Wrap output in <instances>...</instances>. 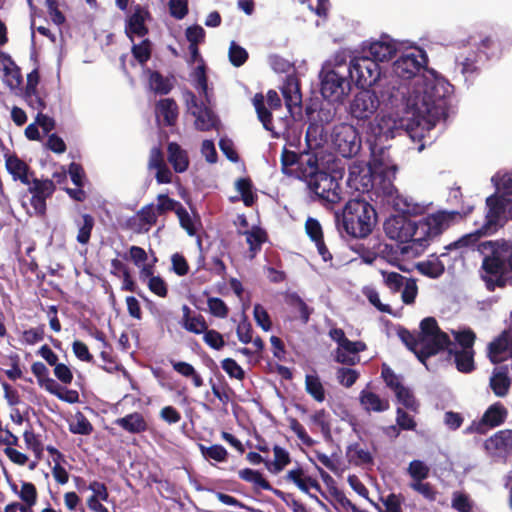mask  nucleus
I'll use <instances>...</instances> for the list:
<instances>
[{
  "instance_id": "obj_1",
  "label": "nucleus",
  "mask_w": 512,
  "mask_h": 512,
  "mask_svg": "<svg viewBox=\"0 0 512 512\" xmlns=\"http://www.w3.org/2000/svg\"><path fill=\"white\" fill-rule=\"evenodd\" d=\"M484 254L480 278L489 292L512 285V242L499 239L479 245Z\"/></svg>"
},
{
  "instance_id": "obj_2",
  "label": "nucleus",
  "mask_w": 512,
  "mask_h": 512,
  "mask_svg": "<svg viewBox=\"0 0 512 512\" xmlns=\"http://www.w3.org/2000/svg\"><path fill=\"white\" fill-rule=\"evenodd\" d=\"M473 209V205H468L463 206L460 210L438 211L419 221L413 220L411 230L413 236L409 239L408 245L401 248L402 253H407L408 250H414L416 253L422 252L428 246L430 239L440 235L452 222L465 218Z\"/></svg>"
},
{
  "instance_id": "obj_3",
  "label": "nucleus",
  "mask_w": 512,
  "mask_h": 512,
  "mask_svg": "<svg viewBox=\"0 0 512 512\" xmlns=\"http://www.w3.org/2000/svg\"><path fill=\"white\" fill-rule=\"evenodd\" d=\"M336 217L339 230L356 239L368 237L377 224L376 209L363 198L350 199L343 207L341 219Z\"/></svg>"
},
{
  "instance_id": "obj_4",
  "label": "nucleus",
  "mask_w": 512,
  "mask_h": 512,
  "mask_svg": "<svg viewBox=\"0 0 512 512\" xmlns=\"http://www.w3.org/2000/svg\"><path fill=\"white\" fill-rule=\"evenodd\" d=\"M448 90L443 83L426 82L423 90L416 96L414 108L418 117H421L430 126H435L440 120L448 117L449 99Z\"/></svg>"
},
{
  "instance_id": "obj_5",
  "label": "nucleus",
  "mask_w": 512,
  "mask_h": 512,
  "mask_svg": "<svg viewBox=\"0 0 512 512\" xmlns=\"http://www.w3.org/2000/svg\"><path fill=\"white\" fill-rule=\"evenodd\" d=\"M305 183L311 199L325 207L333 206L342 199L338 179L327 171L323 170L310 176Z\"/></svg>"
},
{
  "instance_id": "obj_6",
  "label": "nucleus",
  "mask_w": 512,
  "mask_h": 512,
  "mask_svg": "<svg viewBox=\"0 0 512 512\" xmlns=\"http://www.w3.org/2000/svg\"><path fill=\"white\" fill-rule=\"evenodd\" d=\"M320 92L329 102H342L351 89V80L346 72V65L337 63L330 70L320 73Z\"/></svg>"
},
{
  "instance_id": "obj_7",
  "label": "nucleus",
  "mask_w": 512,
  "mask_h": 512,
  "mask_svg": "<svg viewBox=\"0 0 512 512\" xmlns=\"http://www.w3.org/2000/svg\"><path fill=\"white\" fill-rule=\"evenodd\" d=\"M346 72L351 82L362 89L376 84L381 74L379 64L365 53L355 56L346 66Z\"/></svg>"
},
{
  "instance_id": "obj_8",
  "label": "nucleus",
  "mask_w": 512,
  "mask_h": 512,
  "mask_svg": "<svg viewBox=\"0 0 512 512\" xmlns=\"http://www.w3.org/2000/svg\"><path fill=\"white\" fill-rule=\"evenodd\" d=\"M331 142L334 149L344 158H352L361 150V137L351 124L340 123L333 127Z\"/></svg>"
},
{
  "instance_id": "obj_9",
  "label": "nucleus",
  "mask_w": 512,
  "mask_h": 512,
  "mask_svg": "<svg viewBox=\"0 0 512 512\" xmlns=\"http://www.w3.org/2000/svg\"><path fill=\"white\" fill-rule=\"evenodd\" d=\"M427 56L421 49L403 53L394 63V74L402 79L409 80L425 69Z\"/></svg>"
},
{
  "instance_id": "obj_10",
  "label": "nucleus",
  "mask_w": 512,
  "mask_h": 512,
  "mask_svg": "<svg viewBox=\"0 0 512 512\" xmlns=\"http://www.w3.org/2000/svg\"><path fill=\"white\" fill-rule=\"evenodd\" d=\"M508 417V409L501 402L491 404L479 421H473L464 431L465 434L484 435L488 429L498 427L505 423Z\"/></svg>"
},
{
  "instance_id": "obj_11",
  "label": "nucleus",
  "mask_w": 512,
  "mask_h": 512,
  "mask_svg": "<svg viewBox=\"0 0 512 512\" xmlns=\"http://www.w3.org/2000/svg\"><path fill=\"white\" fill-rule=\"evenodd\" d=\"M380 101L375 92L364 88L350 102L349 113L358 121L370 119L377 111Z\"/></svg>"
},
{
  "instance_id": "obj_12",
  "label": "nucleus",
  "mask_w": 512,
  "mask_h": 512,
  "mask_svg": "<svg viewBox=\"0 0 512 512\" xmlns=\"http://www.w3.org/2000/svg\"><path fill=\"white\" fill-rule=\"evenodd\" d=\"M28 186V191L32 195L30 199L31 206L37 215L44 216L47 210L46 200L52 197L56 190L54 181L33 177L31 178V184Z\"/></svg>"
},
{
  "instance_id": "obj_13",
  "label": "nucleus",
  "mask_w": 512,
  "mask_h": 512,
  "mask_svg": "<svg viewBox=\"0 0 512 512\" xmlns=\"http://www.w3.org/2000/svg\"><path fill=\"white\" fill-rule=\"evenodd\" d=\"M487 357L493 364H499L512 358L511 324L488 344Z\"/></svg>"
},
{
  "instance_id": "obj_14",
  "label": "nucleus",
  "mask_w": 512,
  "mask_h": 512,
  "mask_svg": "<svg viewBox=\"0 0 512 512\" xmlns=\"http://www.w3.org/2000/svg\"><path fill=\"white\" fill-rule=\"evenodd\" d=\"M511 200L502 195L493 194L486 199L488 211L482 226L483 234H491L497 230L502 215L506 212Z\"/></svg>"
},
{
  "instance_id": "obj_15",
  "label": "nucleus",
  "mask_w": 512,
  "mask_h": 512,
  "mask_svg": "<svg viewBox=\"0 0 512 512\" xmlns=\"http://www.w3.org/2000/svg\"><path fill=\"white\" fill-rule=\"evenodd\" d=\"M419 341L418 360L424 365L430 357L444 350L449 351L451 346H454L447 333L420 337Z\"/></svg>"
},
{
  "instance_id": "obj_16",
  "label": "nucleus",
  "mask_w": 512,
  "mask_h": 512,
  "mask_svg": "<svg viewBox=\"0 0 512 512\" xmlns=\"http://www.w3.org/2000/svg\"><path fill=\"white\" fill-rule=\"evenodd\" d=\"M413 220L404 216H391L384 222V231L388 238L402 244H408L411 234Z\"/></svg>"
},
{
  "instance_id": "obj_17",
  "label": "nucleus",
  "mask_w": 512,
  "mask_h": 512,
  "mask_svg": "<svg viewBox=\"0 0 512 512\" xmlns=\"http://www.w3.org/2000/svg\"><path fill=\"white\" fill-rule=\"evenodd\" d=\"M487 452L500 457L512 456V429L499 430L484 441Z\"/></svg>"
},
{
  "instance_id": "obj_18",
  "label": "nucleus",
  "mask_w": 512,
  "mask_h": 512,
  "mask_svg": "<svg viewBox=\"0 0 512 512\" xmlns=\"http://www.w3.org/2000/svg\"><path fill=\"white\" fill-rule=\"evenodd\" d=\"M5 167L14 181H20L24 185H30L31 178L35 176L30 166L15 153L5 155Z\"/></svg>"
},
{
  "instance_id": "obj_19",
  "label": "nucleus",
  "mask_w": 512,
  "mask_h": 512,
  "mask_svg": "<svg viewBox=\"0 0 512 512\" xmlns=\"http://www.w3.org/2000/svg\"><path fill=\"white\" fill-rule=\"evenodd\" d=\"M396 44L385 36L381 40L371 42L368 46H363L362 53L375 59L376 63L392 59L396 54Z\"/></svg>"
},
{
  "instance_id": "obj_20",
  "label": "nucleus",
  "mask_w": 512,
  "mask_h": 512,
  "mask_svg": "<svg viewBox=\"0 0 512 512\" xmlns=\"http://www.w3.org/2000/svg\"><path fill=\"white\" fill-rule=\"evenodd\" d=\"M148 17H150V13L146 8L139 4L134 7V12L129 16L126 25V34L131 40H133V34L144 37L148 33V28L145 25V20Z\"/></svg>"
},
{
  "instance_id": "obj_21",
  "label": "nucleus",
  "mask_w": 512,
  "mask_h": 512,
  "mask_svg": "<svg viewBox=\"0 0 512 512\" xmlns=\"http://www.w3.org/2000/svg\"><path fill=\"white\" fill-rule=\"evenodd\" d=\"M370 151H371V164L385 175H392L395 177L397 172L396 165H389L388 163V152L387 148L383 146H379L377 144V138L374 142H370Z\"/></svg>"
},
{
  "instance_id": "obj_22",
  "label": "nucleus",
  "mask_w": 512,
  "mask_h": 512,
  "mask_svg": "<svg viewBox=\"0 0 512 512\" xmlns=\"http://www.w3.org/2000/svg\"><path fill=\"white\" fill-rule=\"evenodd\" d=\"M155 113L157 118L163 119L164 126H174L179 115L178 105L173 98L160 99L156 103Z\"/></svg>"
},
{
  "instance_id": "obj_23",
  "label": "nucleus",
  "mask_w": 512,
  "mask_h": 512,
  "mask_svg": "<svg viewBox=\"0 0 512 512\" xmlns=\"http://www.w3.org/2000/svg\"><path fill=\"white\" fill-rule=\"evenodd\" d=\"M114 424L131 434H141L148 430V423L140 412H133L117 418Z\"/></svg>"
},
{
  "instance_id": "obj_24",
  "label": "nucleus",
  "mask_w": 512,
  "mask_h": 512,
  "mask_svg": "<svg viewBox=\"0 0 512 512\" xmlns=\"http://www.w3.org/2000/svg\"><path fill=\"white\" fill-rule=\"evenodd\" d=\"M182 312L181 325L186 331L197 335L206 331L208 324L202 314L193 313L187 305H183Z\"/></svg>"
},
{
  "instance_id": "obj_25",
  "label": "nucleus",
  "mask_w": 512,
  "mask_h": 512,
  "mask_svg": "<svg viewBox=\"0 0 512 512\" xmlns=\"http://www.w3.org/2000/svg\"><path fill=\"white\" fill-rule=\"evenodd\" d=\"M167 158L176 173H183L189 167L188 153L177 142L168 143Z\"/></svg>"
},
{
  "instance_id": "obj_26",
  "label": "nucleus",
  "mask_w": 512,
  "mask_h": 512,
  "mask_svg": "<svg viewBox=\"0 0 512 512\" xmlns=\"http://www.w3.org/2000/svg\"><path fill=\"white\" fill-rule=\"evenodd\" d=\"M389 191L388 194L392 196L391 204L393 208L402 213L404 216L407 215H418L423 211V206L418 203L413 202V200L407 196L401 195L396 191V194L392 195V189H395L394 186L389 183Z\"/></svg>"
},
{
  "instance_id": "obj_27",
  "label": "nucleus",
  "mask_w": 512,
  "mask_h": 512,
  "mask_svg": "<svg viewBox=\"0 0 512 512\" xmlns=\"http://www.w3.org/2000/svg\"><path fill=\"white\" fill-rule=\"evenodd\" d=\"M192 115L195 117V128L199 131H210L218 126L216 114L205 105H200L197 110H193Z\"/></svg>"
},
{
  "instance_id": "obj_28",
  "label": "nucleus",
  "mask_w": 512,
  "mask_h": 512,
  "mask_svg": "<svg viewBox=\"0 0 512 512\" xmlns=\"http://www.w3.org/2000/svg\"><path fill=\"white\" fill-rule=\"evenodd\" d=\"M511 386V379L508 375V367L501 366L495 369L490 377V387L493 393L498 397H504L508 394Z\"/></svg>"
},
{
  "instance_id": "obj_29",
  "label": "nucleus",
  "mask_w": 512,
  "mask_h": 512,
  "mask_svg": "<svg viewBox=\"0 0 512 512\" xmlns=\"http://www.w3.org/2000/svg\"><path fill=\"white\" fill-rule=\"evenodd\" d=\"M448 354L449 356H453L454 363L459 372L468 374L475 370L474 350H455L451 347Z\"/></svg>"
},
{
  "instance_id": "obj_30",
  "label": "nucleus",
  "mask_w": 512,
  "mask_h": 512,
  "mask_svg": "<svg viewBox=\"0 0 512 512\" xmlns=\"http://www.w3.org/2000/svg\"><path fill=\"white\" fill-rule=\"evenodd\" d=\"M319 159L315 153L305 152L300 155L298 166V177L302 181H306L310 176L321 172L319 169Z\"/></svg>"
},
{
  "instance_id": "obj_31",
  "label": "nucleus",
  "mask_w": 512,
  "mask_h": 512,
  "mask_svg": "<svg viewBox=\"0 0 512 512\" xmlns=\"http://www.w3.org/2000/svg\"><path fill=\"white\" fill-rule=\"evenodd\" d=\"M288 481L293 482L302 492L312 494L311 488H319V482L306 475L301 467L288 471L286 475Z\"/></svg>"
},
{
  "instance_id": "obj_32",
  "label": "nucleus",
  "mask_w": 512,
  "mask_h": 512,
  "mask_svg": "<svg viewBox=\"0 0 512 512\" xmlns=\"http://www.w3.org/2000/svg\"><path fill=\"white\" fill-rule=\"evenodd\" d=\"M239 478L245 482L251 483L254 490H266L274 494L277 489L272 487L267 479H265L261 472L251 468L241 469L238 473Z\"/></svg>"
},
{
  "instance_id": "obj_33",
  "label": "nucleus",
  "mask_w": 512,
  "mask_h": 512,
  "mask_svg": "<svg viewBox=\"0 0 512 512\" xmlns=\"http://www.w3.org/2000/svg\"><path fill=\"white\" fill-rule=\"evenodd\" d=\"M359 400L366 411L384 412L390 407L387 399H382L376 393L365 389L360 392Z\"/></svg>"
},
{
  "instance_id": "obj_34",
  "label": "nucleus",
  "mask_w": 512,
  "mask_h": 512,
  "mask_svg": "<svg viewBox=\"0 0 512 512\" xmlns=\"http://www.w3.org/2000/svg\"><path fill=\"white\" fill-rule=\"evenodd\" d=\"M77 227L76 240L81 245H87L90 242L93 228L95 226V219L91 214L83 213L79 218L75 219Z\"/></svg>"
},
{
  "instance_id": "obj_35",
  "label": "nucleus",
  "mask_w": 512,
  "mask_h": 512,
  "mask_svg": "<svg viewBox=\"0 0 512 512\" xmlns=\"http://www.w3.org/2000/svg\"><path fill=\"white\" fill-rule=\"evenodd\" d=\"M148 82L150 89L159 95H167L173 89V83L160 72L147 69Z\"/></svg>"
},
{
  "instance_id": "obj_36",
  "label": "nucleus",
  "mask_w": 512,
  "mask_h": 512,
  "mask_svg": "<svg viewBox=\"0 0 512 512\" xmlns=\"http://www.w3.org/2000/svg\"><path fill=\"white\" fill-rule=\"evenodd\" d=\"M417 270L424 276L436 279L444 274L445 265L439 257L431 255L429 259L417 264Z\"/></svg>"
},
{
  "instance_id": "obj_37",
  "label": "nucleus",
  "mask_w": 512,
  "mask_h": 512,
  "mask_svg": "<svg viewBox=\"0 0 512 512\" xmlns=\"http://www.w3.org/2000/svg\"><path fill=\"white\" fill-rule=\"evenodd\" d=\"M346 457L348 461L355 466L373 464V456L371 453L361 448L357 442L347 446Z\"/></svg>"
},
{
  "instance_id": "obj_38",
  "label": "nucleus",
  "mask_w": 512,
  "mask_h": 512,
  "mask_svg": "<svg viewBox=\"0 0 512 512\" xmlns=\"http://www.w3.org/2000/svg\"><path fill=\"white\" fill-rule=\"evenodd\" d=\"M253 105L255 107L257 117L259 121L263 124L264 129L267 131L274 132L273 127V116L269 109L266 108L264 103V96L262 93H256L253 98ZM276 135V133H273Z\"/></svg>"
},
{
  "instance_id": "obj_39",
  "label": "nucleus",
  "mask_w": 512,
  "mask_h": 512,
  "mask_svg": "<svg viewBox=\"0 0 512 512\" xmlns=\"http://www.w3.org/2000/svg\"><path fill=\"white\" fill-rule=\"evenodd\" d=\"M286 303L291 308V311L298 315L302 323L306 324L309 321L312 309L308 307L297 293L287 295Z\"/></svg>"
},
{
  "instance_id": "obj_40",
  "label": "nucleus",
  "mask_w": 512,
  "mask_h": 512,
  "mask_svg": "<svg viewBox=\"0 0 512 512\" xmlns=\"http://www.w3.org/2000/svg\"><path fill=\"white\" fill-rule=\"evenodd\" d=\"M281 92L287 109L292 112L293 108L301 107L302 95L296 82H287L281 88Z\"/></svg>"
},
{
  "instance_id": "obj_41",
  "label": "nucleus",
  "mask_w": 512,
  "mask_h": 512,
  "mask_svg": "<svg viewBox=\"0 0 512 512\" xmlns=\"http://www.w3.org/2000/svg\"><path fill=\"white\" fill-rule=\"evenodd\" d=\"M174 371L182 375L183 377L190 378L193 385L196 388H200L204 385L202 376L195 370L193 365L184 361L170 360Z\"/></svg>"
},
{
  "instance_id": "obj_42",
  "label": "nucleus",
  "mask_w": 512,
  "mask_h": 512,
  "mask_svg": "<svg viewBox=\"0 0 512 512\" xmlns=\"http://www.w3.org/2000/svg\"><path fill=\"white\" fill-rule=\"evenodd\" d=\"M477 62L478 53L475 51H469L466 55L461 54L456 60L457 66L466 79L478 73Z\"/></svg>"
},
{
  "instance_id": "obj_43",
  "label": "nucleus",
  "mask_w": 512,
  "mask_h": 512,
  "mask_svg": "<svg viewBox=\"0 0 512 512\" xmlns=\"http://www.w3.org/2000/svg\"><path fill=\"white\" fill-rule=\"evenodd\" d=\"M274 453V461L269 462L266 461L265 465L268 470L274 474L280 473L288 464L291 462L290 454L287 450L280 447L279 445H275L273 447Z\"/></svg>"
},
{
  "instance_id": "obj_44",
  "label": "nucleus",
  "mask_w": 512,
  "mask_h": 512,
  "mask_svg": "<svg viewBox=\"0 0 512 512\" xmlns=\"http://www.w3.org/2000/svg\"><path fill=\"white\" fill-rule=\"evenodd\" d=\"M305 390L316 402L322 403L325 400V389L318 375L305 376Z\"/></svg>"
},
{
  "instance_id": "obj_45",
  "label": "nucleus",
  "mask_w": 512,
  "mask_h": 512,
  "mask_svg": "<svg viewBox=\"0 0 512 512\" xmlns=\"http://www.w3.org/2000/svg\"><path fill=\"white\" fill-rule=\"evenodd\" d=\"M381 502L384 505L382 508L378 503L369 500V502L373 505V507L378 512H401L402 511V502L404 500L402 494L390 493L386 497L380 498Z\"/></svg>"
},
{
  "instance_id": "obj_46",
  "label": "nucleus",
  "mask_w": 512,
  "mask_h": 512,
  "mask_svg": "<svg viewBox=\"0 0 512 512\" xmlns=\"http://www.w3.org/2000/svg\"><path fill=\"white\" fill-rule=\"evenodd\" d=\"M94 428L88 418L80 411L69 422V431L73 434L90 435Z\"/></svg>"
},
{
  "instance_id": "obj_47",
  "label": "nucleus",
  "mask_w": 512,
  "mask_h": 512,
  "mask_svg": "<svg viewBox=\"0 0 512 512\" xmlns=\"http://www.w3.org/2000/svg\"><path fill=\"white\" fill-rule=\"evenodd\" d=\"M181 206L182 204L179 201L170 198L167 194H159L157 204L153 203V211L159 217L172 211L176 213Z\"/></svg>"
},
{
  "instance_id": "obj_48",
  "label": "nucleus",
  "mask_w": 512,
  "mask_h": 512,
  "mask_svg": "<svg viewBox=\"0 0 512 512\" xmlns=\"http://www.w3.org/2000/svg\"><path fill=\"white\" fill-rule=\"evenodd\" d=\"M31 371L37 378L38 384L44 387L48 392L51 388H55L56 381L49 377V370L42 362H34L31 365Z\"/></svg>"
},
{
  "instance_id": "obj_49",
  "label": "nucleus",
  "mask_w": 512,
  "mask_h": 512,
  "mask_svg": "<svg viewBox=\"0 0 512 512\" xmlns=\"http://www.w3.org/2000/svg\"><path fill=\"white\" fill-rule=\"evenodd\" d=\"M236 189L241 194L242 201L246 207H251L257 196L253 193V184L250 178H239L236 181Z\"/></svg>"
},
{
  "instance_id": "obj_50",
  "label": "nucleus",
  "mask_w": 512,
  "mask_h": 512,
  "mask_svg": "<svg viewBox=\"0 0 512 512\" xmlns=\"http://www.w3.org/2000/svg\"><path fill=\"white\" fill-rule=\"evenodd\" d=\"M199 449L205 459L214 460L216 462H225L229 456L226 448L220 444H214L211 446L200 444Z\"/></svg>"
},
{
  "instance_id": "obj_51",
  "label": "nucleus",
  "mask_w": 512,
  "mask_h": 512,
  "mask_svg": "<svg viewBox=\"0 0 512 512\" xmlns=\"http://www.w3.org/2000/svg\"><path fill=\"white\" fill-rule=\"evenodd\" d=\"M310 421L320 428L325 438L331 437L330 415L325 409L315 411V413L310 416Z\"/></svg>"
},
{
  "instance_id": "obj_52",
  "label": "nucleus",
  "mask_w": 512,
  "mask_h": 512,
  "mask_svg": "<svg viewBox=\"0 0 512 512\" xmlns=\"http://www.w3.org/2000/svg\"><path fill=\"white\" fill-rule=\"evenodd\" d=\"M380 273H381V275L383 277V282H384L385 286L392 293L399 292L401 290V288L403 287L404 282L407 279L403 275H401L400 273L394 272V271L389 272V271H386V270H381Z\"/></svg>"
},
{
  "instance_id": "obj_53",
  "label": "nucleus",
  "mask_w": 512,
  "mask_h": 512,
  "mask_svg": "<svg viewBox=\"0 0 512 512\" xmlns=\"http://www.w3.org/2000/svg\"><path fill=\"white\" fill-rule=\"evenodd\" d=\"M192 77L195 81V88L198 89L200 93L204 95L207 102H210L208 95V78L206 75V67L204 63L198 65L194 69Z\"/></svg>"
},
{
  "instance_id": "obj_54",
  "label": "nucleus",
  "mask_w": 512,
  "mask_h": 512,
  "mask_svg": "<svg viewBox=\"0 0 512 512\" xmlns=\"http://www.w3.org/2000/svg\"><path fill=\"white\" fill-rule=\"evenodd\" d=\"M396 398L406 409L417 412L419 403L412 391L404 385L395 392Z\"/></svg>"
},
{
  "instance_id": "obj_55",
  "label": "nucleus",
  "mask_w": 512,
  "mask_h": 512,
  "mask_svg": "<svg viewBox=\"0 0 512 512\" xmlns=\"http://www.w3.org/2000/svg\"><path fill=\"white\" fill-rule=\"evenodd\" d=\"M398 337L401 339V341L405 344V346L415 354V356L418 358V351L420 346V336H415L412 334L408 329L401 327L398 329Z\"/></svg>"
},
{
  "instance_id": "obj_56",
  "label": "nucleus",
  "mask_w": 512,
  "mask_h": 512,
  "mask_svg": "<svg viewBox=\"0 0 512 512\" xmlns=\"http://www.w3.org/2000/svg\"><path fill=\"white\" fill-rule=\"evenodd\" d=\"M131 52L140 64H145L151 58L152 49L150 40L144 39L141 43L134 44Z\"/></svg>"
},
{
  "instance_id": "obj_57",
  "label": "nucleus",
  "mask_w": 512,
  "mask_h": 512,
  "mask_svg": "<svg viewBox=\"0 0 512 512\" xmlns=\"http://www.w3.org/2000/svg\"><path fill=\"white\" fill-rule=\"evenodd\" d=\"M429 467L420 460H413L408 467V473L413 479L412 482L423 481L429 476Z\"/></svg>"
},
{
  "instance_id": "obj_58",
  "label": "nucleus",
  "mask_w": 512,
  "mask_h": 512,
  "mask_svg": "<svg viewBox=\"0 0 512 512\" xmlns=\"http://www.w3.org/2000/svg\"><path fill=\"white\" fill-rule=\"evenodd\" d=\"M228 56L229 61L233 66L240 67L247 61L248 52L245 48L241 47L233 41L230 44Z\"/></svg>"
},
{
  "instance_id": "obj_59",
  "label": "nucleus",
  "mask_w": 512,
  "mask_h": 512,
  "mask_svg": "<svg viewBox=\"0 0 512 512\" xmlns=\"http://www.w3.org/2000/svg\"><path fill=\"white\" fill-rule=\"evenodd\" d=\"M410 488L421 494L426 500L434 502L437 498L438 492L436 488L429 482H411Z\"/></svg>"
},
{
  "instance_id": "obj_60",
  "label": "nucleus",
  "mask_w": 512,
  "mask_h": 512,
  "mask_svg": "<svg viewBox=\"0 0 512 512\" xmlns=\"http://www.w3.org/2000/svg\"><path fill=\"white\" fill-rule=\"evenodd\" d=\"M221 367L230 378H235L240 381L245 378L243 368L232 358L223 359L221 361Z\"/></svg>"
},
{
  "instance_id": "obj_61",
  "label": "nucleus",
  "mask_w": 512,
  "mask_h": 512,
  "mask_svg": "<svg viewBox=\"0 0 512 512\" xmlns=\"http://www.w3.org/2000/svg\"><path fill=\"white\" fill-rule=\"evenodd\" d=\"M451 506L458 512H472L473 503L470 497L462 492H455L453 494Z\"/></svg>"
},
{
  "instance_id": "obj_62",
  "label": "nucleus",
  "mask_w": 512,
  "mask_h": 512,
  "mask_svg": "<svg viewBox=\"0 0 512 512\" xmlns=\"http://www.w3.org/2000/svg\"><path fill=\"white\" fill-rule=\"evenodd\" d=\"M253 316L259 327L264 331L272 328V321L267 310L261 304H255L253 308Z\"/></svg>"
},
{
  "instance_id": "obj_63",
  "label": "nucleus",
  "mask_w": 512,
  "mask_h": 512,
  "mask_svg": "<svg viewBox=\"0 0 512 512\" xmlns=\"http://www.w3.org/2000/svg\"><path fill=\"white\" fill-rule=\"evenodd\" d=\"M209 312L218 318H226L229 313V308L225 302L218 297H209L207 300Z\"/></svg>"
},
{
  "instance_id": "obj_64",
  "label": "nucleus",
  "mask_w": 512,
  "mask_h": 512,
  "mask_svg": "<svg viewBox=\"0 0 512 512\" xmlns=\"http://www.w3.org/2000/svg\"><path fill=\"white\" fill-rule=\"evenodd\" d=\"M336 376L342 386L349 388L355 384L359 373L354 369L341 367L337 369Z\"/></svg>"
}]
</instances>
